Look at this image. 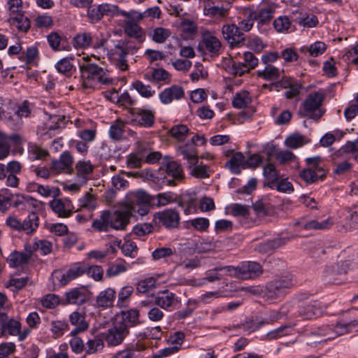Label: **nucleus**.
I'll return each mask as SVG.
<instances>
[{"label": "nucleus", "instance_id": "nucleus-1", "mask_svg": "<svg viewBox=\"0 0 358 358\" xmlns=\"http://www.w3.org/2000/svg\"><path fill=\"white\" fill-rule=\"evenodd\" d=\"M80 81L85 89H95L101 85H109L114 80L107 69L95 64L80 66Z\"/></svg>", "mask_w": 358, "mask_h": 358}, {"label": "nucleus", "instance_id": "nucleus-2", "mask_svg": "<svg viewBox=\"0 0 358 358\" xmlns=\"http://www.w3.org/2000/svg\"><path fill=\"white\" fill-rule=\"evenodd\" d=\"M324 98V94L320 91L309 94L299 110V116L319 121L325 113V110L321 107Z\"/></svg>", "mask_w": 358, "mask_h": 358}, {"label": "nucleus", "instance_id": "nucleus-3", "mask_svg": "<svg viewBox=\"0 0 358 358\" xmlns=\"http://www.w3.org/2000/svg\"><path fill=\"white\" fill-rule=\"evenodd\" d=\"M296 283L294 276L291 274L270 281L266 285L264 297L270 301L281 299Z\"/></svg>", "mask_w": 358, "mask_h": 358}, {"label": "nucleus", "instance_id": "nucleus-4", "mask_svg": "<svg viewBox=\"0 0 358 358\" xmlns=\"http://www.w3.org/2000/svg\"><path fill=\"white\" fill-rule=\"evenodd\" d=\"M263 269L260 264L256 262H242L236 267L233 266H225V275L234 276L238 279H255L260 276Z\"/></svg>", "mask_w": 358, "mask_h": 358}, {"label": "nucleus", "instance_id": "nucleus-5", "mask_svg": "<svg viewBox=\"0 0 358 358\" xmlns=\"http://www.w3.org/2000/svg\"><path fill=\"white\" fill-rule=\"evenodd\" d=\"M227 36L225 37V41L229 45L230 51L228 52V56L229 57V62L228 64V70L232 73V62L234 58H237L238 56H241L239 52H234L233 50L236 48H239L243 43L244 37L243 34L238 31V28L232 24L228 26L227 29Z\"/></svg>", "mask_w": 358, "mask_h": 358}, {"label": "nucleus", "instance_id": "nucleus-6", "mask_svg": "<svg viewBox=\"0 0 358 358\" xmlns=\"http://www.w3.org/2000/svg\"><path fill=\"white\" fill-rule=\"evenodd\" d=\"M122 15L125 17L123 25L125 34L136 39L141 40L143 31L138 24L141 22V15H137V11L134 10L129 12H122Z\"/></svg>", "mask_w": 358, "mask_h": 358}, {"label": "nucleus", "instance_id": "nucleus-7", "mask_svg": "<svg viewBox=\"0 0 358 358\" xmlns=\"http://www.w3.org/2000/svg\"><path fill=\"white\" fill-rule=\"evenodd\" d=\"M342 331L338 329L337 323L336 324H322L312 328L307 336L317 337L319 339L315 341V343H321L335 339L341 336Z\"/></svg>", "mask_w": 358, "mask_h": 358}, {"label": "nucleus", "instance_id": "nucleus-8", "mask_svg": "<svg viewBox=\"0 0 358 358\" xmlns=\"http://www.w3.org/2000/svg\"><path fill=\"white\" fill-rule=\"evenodd\" d=\"M85 274V263L78 262L72 265L65 273L57 270L52 273L53 280L61 286H65L72 280Z\"/></svg>", "mask_w": 358, "mask_h": 358}, {"label": "nucleus", "instance_id": "nucleus-9", "mask_svg": "<svg viewBox=\"0 0 358 358\" xmlns=\"http://www.w3.org/2000/svg\"><path fill=\"white\" fill-rule=\"evenodd\" d=\"M129 334V325L120 323L115 320L113 322V327L107 331L105 340L108 345L117 346L123 342Z\"/></svg>", "mask_w": 358, "mask_h": 358}, {"label": "nucleus", "instance_id": "nucleus-10", "mask_svg": "<svg viewBox=\"0 0 358 358\" xmlns=\"http://www.w3.org/2000/svg\"><path fill=\"white\" fill-rule=\"evenodd\" d=\"M155 220L159 225L168 229H176L180 224V213L173 208L165 209L155 214Z\"/></svg>", "mask_w": 358, "mask_h": 358}, {"label": "nucleus", "instance_id": "nucleus-11", "mask_svg": "<svg viewBox=\"0 0 358 358\" xmlns=\"http://www.w3.org/2000/svg\"><path fill=\"white\" fill-rule=\"evenodd\" d=\"M155 303L166 310L173 311L180 307L181 301L174 293L164 290L155 298Z\"/></svg>", "mask_w": 358, "mask_h": 358}, {"label": "nucleus", "instance_id": "nucleus-12", "mask_svg": "<svg viewBox=\"0 0 358 358\" xmlns=\"http://www.w3.org/2000/svg\"><path fill=\"white\" fill-rule=\"evenodd\" d=\"M244 62H232V74L239 76L255 69L259 64V59L250 52L243 53Z\"/></svg>", "mask_w": 358, "mask_h": 358}, {"label": "nucleus", "instance_id": "nucleus-13", "mask_svg": "<svg viewBox=\"0 0 358 358\" xmlns=\"http://www.w3.org/2000/svg\"><path fill=\"white\" fill-rule=\"evenodd\" d=\"M322 312L321 303L317 301H313L299 306L296 315L302 320H309L320 317L322 315Z\"/></svg>", "mask_w": 358, "mask_h": 358}, {"label": "nucleus", "instance_id": "nucleus-14", "mask_svg": "<svg viewBox=\"0 0 358 358\" xmlns=\"http://www.w3.org/2000/svg\"><path fill=\"white\" fill-rule=\"evenodd\" d=\"M52 210L59 217H69L73 212V205L71 201L67 198L53 199L49 203Z\"/></svg>", "mask_w": 358, "mask_h": 358}, {"label": "nucleus", "instance_id": "nucleus-15", "mask_svg": "<svg viewBox=\"0 0 358 358\" xmlns=\"http://www.w3.org/2000/svg\"><path fill=\"white\" fill-rule=\"evenodd\" d=\"M131 215L130 208L121 210L110 211V229L124 230L129 222Z\"/></svg>", "mask_w": 358, "mask_h": 358}, {"label": "nucleus", "instance_id": "nucleus-16", "mask_svg": "<svg viewBox=\"0 0 358 358\" xmlns=\"http://www.w3.org/2000/svg\"><path fill=\"white\" fill-rule=\"evenodd\" d=\"M90 292L85 286L71 289L65 293V300L69 304L82 305L90 298Z\"/></svg>", "mask_w": 358, "mask_h": 358}, {"label": "nucleus", "instance_id": "nucleus-17", "mask_svg": "<svg viewBox=\"0 0 358 358\" xmlns=\"http://www.w3.org/2000/svg\"><path fill=\"white\" fill-rule=\"evenodd\" d=\"M0 327L1 335L17 336L20 334L21 324L13 317H9L7 314L0 313Z\"/></svg>", "mask_w": 358, "mask_h": 358}, {"label": "nucleus", "instance_id": "nucleus-18", "mask_svg": "<svg viewBox=\"0 0 358 358\" xmlns=\"http://www.w3.org/2000/svg\"><path fill=\"white\" fill-rule=\"evenodd\" d=\"M134 121L144 127H151L155 122V112L141 108H134L131 110Z\"/></svg>", "mask_w": 358, "mask_h": 358}, {"label": "nucleus", "instance_id": "nucleus-19", "mask_svg": "<svg viewBox=\"0 0 358 358\" xmlns=\"http://www.w3.org/2000/svg\"><path fill=\"white\" fill-rule=\"evenodd\" d=\"M162 169L167 180H171V186H176L178 182L182 181L184 178L181 165L175 161L169 162Z\"/></svg>", "mask_w": 358, "mask_h": 358}, {"label": "nucleus", "instance_id": "nucleus-20", "mask_svg": "<svg viewBox=\"0 0 358 358\" xmlns=\"http://www.w3.org/2000/svg\"><path fill=\"white\" fill-rule=\"evenodd\" d=\"M133 176L141 178H145L148 180H150L159 188H162L164 186H171V180H167L162 168L156 173H152L146 171L136 172L133 173Z\"/></svg>", "mask_w": 358, "mask_h": 358}, {"label": "nucleus", "instance_id": "nucleus-21", "mask_svg": "<svg viewBox=\"0 0 358 358\" xmlns=\"http://www.w3.org/2000/svg\"><path fill=\"white\" fill-rule=\"evenodd\" d=\"M185 95L184 90L179 85H172L159 94V99L164 104H169L173 100H179Z\"/></svg>", "mask_w": 358, "mask_h": 358}, {"label": "nucleus", "instance_id": "nucleus-22", "mask_svg": "<svg viewBox=\"0 0 358 358\" xmlns=\"http://www.w3.org/2000/svg\"><path fill=\"white\" fill-rule=\"evenodd\" d=\"M70 323L76 327L71 331L72 336H76L80 332H83L89 327V324L86 320V315L84 313L74 311L69 315Z\"/></svg>", "mask_w": 358, "mask_h": 358}, {"label": "nucleus", "instance_id": "nucleus-23", "mask_svg": "<svg viewBox=\"0 0 358 358\" xmlns=\"http://www.w3.org/2000/svg\"><path fill=\"white\" fill-rule=\"evenodd\" d=\"M32 254L29 252L27 243L24 245L23 252L14 251L10 253L7 259V262L10 267L15 268L23 266L27 264Z\"/></svg>", "mask_w": 358, "mask_h": 358}, {"label": "nucleus", "instance_id": "nucleus-24", "mask_svg": "<svg viewBox=\"0 0 358 358\" xmlns=\"http://www.w3.org/2000/svg\"><path fill=\"white\" fill-rule=\"evenodd\" d=\"M336 155L345 159L354 158L358 162V138L347 142L336 152Z\"/></svg>", "mask_w": 358, "mask_h": 358}, {"label": "nucleus", "instance_id": "nucleus-25", "mask_svg": "<svg viewBox=\"0 0 358 358\" xmlns=\"http://www.w3.org/2000/svg\"><path fill=\"white\" fill-rule=\"evenodd\" d=\"M31 111L29 107V103L25 101L23 103L18 106L17 110L15 111V115H16V118L14 119L13 117H9L6 120V124L13 128L16 129L21 124V118L24 117H27Z\"/></svg>", "mask_w": 358, "mask_h": 358}, {"label": "nucleus", "instance_id": "nucleus-26", "mask_svg": "<svg viewBox=\"0 0 358 358\" xmlns=\"http://www.w3.org/2000/svg\"><path fill=\"white\" fill-rule=\"evenodd\" d=\"M8 23L14 26L19 31L27 32L31 27V22L28 17L25 16L24 12L10 15L8 19Z\"/></svg>", "mask_w": 358, "mask_h": 358}, {"label": "nucleus", "instance_id": "nucleus-27", "mask_svg": "<svg viewBox=\"0 0 358 358\" xmlns=\"http://www.w3.org/2000/svg\"><path fill=\"white\" fill-rule=\"evenodd\" d=\"M115 320L123 324H128L129 327H135L141 323L139 311L137 309L122 311L120 315L117 316Z\"/></svg>", "mask_w": 358, "mask_h": 358}, {"label": "nucleus", "instance_id": "nucleus-28", "mask_svg": "<svg viewBox=\"0 0 358 358\" xmlns=\"http://www.w3.org/2000/svg\"><path fill=\"white\" fill-rule=\"evenodd\" d=\"M28 246V251L32 255L35 251H39L41 255H47L52 251V244L50 241L45 239H37L34 240L33 243H27Z\"/></svg>", "mask_w": 358, "mask_h": 358}, {"label": "nucleus", "instance_id": "nucleus-29", "mask_svg": "<svg viewBox=\"0 0 358 358\" xmlns=\"http://www.w3.org/2000/svg\"><path fill=\"white\" fill-rule=\"evenodd\" d=\"M116 294L113 289L107 288L101 291L96 299V305L100 308H109L113 306Z\"/></svg>", "mask_w": 358, "mask_h": 358}, {"label": "nucleus", "instance_id": "nucleus-30", "mask_svg": "<svg viewBox=\"0 0 358 358\" xmlns=\"http://www.w3.org/2000/svg\"><path fill=\"white\" fill-rule=\"evenodd\" d=\"M275 9L271 6H267L259 9L258 14H257V28L261 32L266 31V28H263V27L271 22L273 17Z\"/></svg>", "mask_w": 358, "mask_h": 358}, {"label": "nucleus", "instance_id": "nucleus-31", "mask_svg": "<svg viewBox=\"0 0 358 358\" xmlns=\"http://www.w3.org/2000/svg\"><path fill=\"white\" fill-rule=\"evenodd\" d=\"M283 71L273 65H266L264 69L256 71L258 78L267 81H274L280 78Z\"/></svg>", "mask_w": 358, "mask_h": 358}, {"label": "nucleus", "instance_id": "nucleus-32", "mask_svg": "<svg viewBox=\"0 0 358 358\" xmlns=\"http://www.w3.org/2000/svg\"><path fill=\"white\" fill-rule=\"evenodd\" d=\"M252 208L259 217L268 215L273 212V206L269 199L266 196L256 201L252 204Z\"/></svg>", "mask_w": 358, "mask_h": 358}, {"label": "nucleus", "instance_id": "nucleus-33", "mask_svg": "<svg viewBox=\"0 0 358 358\" xmlns=\"http://www.w3.org/2000/svg\"><path fill=\"white\" fill-rule=\"evenodd\" d=\"M22 231L27 235L34 234L39 227L38 215L34 212L30 213L22 222Z\"/></svg>", "mask_w": 358, "mask_h": 358}, {"label": "nucleus", "instance_id": "nucleus-34", "mask_svg": "<svg viewBox=\"0 0 358 358\" xmlns=\"http://www.w3.org/2000/svg\"><path fill=\"white\" fill-rule=\"evenodd\" d=\"M244 18L239 23V29L244 31H249L253 27L255 20H257V15L253 8L247 7L243 10Z\"/></svg>", "mask_w": 358, "mask_h": 358}, {"label": "nucleus", "instance_id": "nucleus-35", "mask_svg": "<svg viewBox=\"0 0 358 358\" xmlns=\"http://www.w3.org/2000/svg\"><path fill=\"white\" fill-rule=\"evenodd\" d=\"M110 210H103L92 223V227L97 231H108L110 229Z\"/></svg>", "mask_w": 358, "mask_h": 358}, {"label": "nucleus", "instance_id": "nucleus-36", "mask_svg": "<svg viewBox=\"0 0 358 358\" xmlns=\"http://www.w3.org/2000/svg\"><path fill=\"white\" fill-rule=\"evenodd\" d=\"M94 166L90 161L80 160L76 165L77 176L80 179L82 183H85L87 178L93 172Z\"/></svg>", "mask_w": 358, "mask_h": 358}, {"label": "nucleus", "instance_id": "nucleus-37", "mask_svg": "<svg viewBox=\"0 0 358 358\" xmlns=\"http://www.w3.org/2000/svg\"><path fill=\"white\" fill-rule=\"evenodd\" d=\"M225 166H227L231 173L239 174L241 171V168H245L244 155L238 152L234 153L230 160L225 164Z\"/></svg>", "mask_w": 358, "mask_h": 358}, {"label": "nucleus", "instance_id": "nucleus-38", "mask_svg": "<svg viewBox=\"0 0 358 358\" xmlns=\"http://www.w3.org/2000/svg\"><path fill=\"white\" fill-rule=\"evenodd\" d=\"M263 175L266 180V184L269 187H273L279 178V173L272 163H267L263 166Z\"/></svg>", "mask_w": 358, "mask_h": 358}, {"label": "nucleus", "instance_id": "nucleus-39", "mask_svg": "<svg viewBox=\"0 0 358 358\" xmlns=\"http://www.w3.org/2000/svg\"><path fill=\"white\" fill-rule=\"evenodd\" d=\"M125 124L121 120H117L113 122L109 129V136L115 141L122 140L124 133Z\"/></svg>", "mask_w": 358, "mask_h": 358}, {"label": "nucleus", "instance_id": "nucleus-40", "mask_svg": "<svg viewBox=\"0 0 358 358\" xmlns=\"http://www.w3.org/2000/svg\"><path fill=\"white\" fill-rule=\"evenodd\" d=\"M203 42L206 50L212 54L216 55L221 47L220 41L210 33H205L203 35Z\"/></svg>", "mask_w": 358, "mask_h": 358}, {"label": "nucleus", "instance_id": "nucleus-41", "mask_svg": "<svg viewBox=\"0 0 358 358\" xmlns=\"http://www.w3.org/2000/svg\"><path fill=\"white\" fill-rule=\"evenodd\" d=\"M114 243L121 249L124 256L135 257L137 255L138 248L134 241L127 240L121 244L122 241L120 240H115Z\"/></svg>", "mask_w": 358, "mask_h": 358}, {"label": "nucleus", "instance_id": "nucleus-42", "mask_svg": "<svg viewBox=\"0 0 358 358\" xmlns=\"http://www.w3.org/2000/svg\"><path fill=\"white\" fill-rule=\"evenodd\" d=\"M170 73L162 68L153 69L150 74L146 73L144 78L150 82H162L170 79Z\"/></svg>", "mask_w": 358, "mask_h": 358}, {"label": "nucleus", "instance_id": "nucleus-43", "mask_svg": "<svg viewBox=\"0 0 358 358\" xmlns=\"http://www.w3.org/2000/svg\"><path fill=\"white\" fill-rule=\"evenodd\" d=\"M171 31L170 29L164 27H155L149 33L152 40L157 43H163L170 37Z\"/></svg>", "mask_w": 358, "mask_h": 358}, {"label": "nucleus", "instance_id": "nucleus-44", "mask_svg": "<svg viewBox=\"0 0 358 358\" xmlns=\"http://www.w3.org/2000/svg\"><path fill=\"white\" fill-rule=\"evenodd\" d=\"M295 21L300 26L308 28L316 27L319 22L316 15L308 13H301Z\"/></svg>", "mask_w": 358, "mask_h": 358}, {"label": "nucleus", "instance_id": "nucleus-45", "mask_svg": "<svg viewBox=\"0 0 358 358\" xmlns=\"http://www.w3.org/2000/svg\"><path fill=\"white\" fill-rule=\"evenodd\" d=\"M92 41V36L90 32L77 34L73 39V44L76 48H86L90 45Z\"/></svg>", "mask_w": 358, "mask_h": 358}, {"label": "nucleus", "instance_id": "nucleus-46", "mask_svg": "<svg viewBox=\"0 0 358 358\" xmlns=\"http://www.w3.org/2000/svg\"><path fill=\"white\" fill-rule=\"evenodd\" d=\"M299 176L307 184L315 183L319 180H323L325 178L322 176L321 172L317 173L312 169H309L308 168L302 169L299 173Z\"/></svg>", "mask_w": 358, "mask_h": 358}, {"label": "nucleus", "instance_id": "nucleus-47", "mask_svg": "<svg viewBox=\"0 0 358 358\" xmlns=\"http://www.w3.org/2000/svg\"><path fill=\"white\" fill-rule=\"evenodd\" d=\"M334 222L331 218L319 222L317 220H311L303 225V228L306 230H325L329 229L333 225Z\"/></svg>", "mask_w": 358, "mask_h": 358}, {"label": "nucleus", "instance_id": "nucleus-48", "mask_svg": "<svg viewBox=\"0 0 358 358\" xmlns=\"http://www.w3.org/2000/svg\"><path fill=\"white\" fill-rule=\"evenodd\" d=\"M250 101L251 98L250 97L249 93L247 91H241L235 94L232 100V105L236 108H245Z\"/></svg>", "mask_w": 358, "mask_h": 358}, {"label": "nucleus", "instance_id": "nucleus-49", "mask_svg": "<svg viewBox=\"0 0 358 358\" xmlns=\"http://www.w3.org/2000/svg\"><path fill=\"white\" fill-rule=\"evenodd\" d=\"M131 86L145 98L152 97L155 94V91L150 85H145L141 80H135L132 83Z\"/></svg>", "mask_w": 358, "mask_h": 358}, {"label": "nucleus", "instance_id": "nucleus-50", "mask_svg": "<svg viewBox=\"0 0 358 358\" xmlns=\"http://www.w3.org/2000/svg\"><path fill=\"white\" fill-rule=\"evenodd\" d=\"M203 13L205 15L214 17H222L224 16V8L222 6H215L208 0L204 4Z\"/></svg>", "mask_w": 358, "mask_h": 358}, {"label": "nucleus", "instance_id": "nucleus-51", "mask_svg": "<svg viewBox=\"0 0 358 358\" xmlns=\"http://www.w3.org/2000/svg\"><path fill=\"white\" fill-rule=\"evenodd\" d=\"M85 273L95 281H101L103 276V269L101 266L89 265L85 263Z\"/></svg>", "mask_w": 358, "mask_h": 358}, {"label": "nucleus", "instance_id": "nucleus-52", "mask_svg": "<svg viewBox=\"0 0 358 358\" xmlns=\"http://www.w3.org/2000/svg\"><path fill=\"white\" fill-rule=\"evenodd\" d=\"M326 45L322 41H316L309 47L304 46L301 48L302 52H308L312 57H317L324 52Z\"/></svg>", "mask_w": 358, "mask_h": 358}, {"label": "nucleus", "instance_id": "nucleus-53", "mask_svg": "<svg viewBox=\"0 0 358 358\" xmlns=\"http://www.w3.org/2000/svg\"><path fill=\"white\" fill-rule=\"evenodd\" d=\"M155 205L157 206H166L171 203L176 201V195L171 192H166L164 193H159L155 196Z\"/></svg>", "mask_w": 358, "mask_h": 358}, {"label": "nucleus", "instance_id": "nucleus-54", "mask_svg": "<svg viewBox=\"0 0 358 358\" xmlns=\"http://www.w3.org/2000/svg\"><path fill=\"white\" fill-rule=\"evenodd\" d=\"M189 133V129L185 124L174 125L169 130V134L171 136L175 138L179 141H182L185 139Z\"/></svg>", "mask_w": 358, "mask_h": 358}, {"label": "nucleus", "instance_id": "nucleus-55", "mask_svg": "<svg viewBox=\"0 0 358 358\" xmlns=\"http://www.w3.org/2000/svg\"><path fill=\"white\" fill-rule=\"evenodd\" d=\"M103 345V338L94 337L87 342L85 350L87 354H94L102 350Z\"/></svg>", "mask_w": 358, "mask_h": 358}, {"label": "nucleus", "instance_id": "nucleus-56", "mask_svg": "<svg viewBox=\"0 0 358 358\" xmlns=\"http://www.w3.org/2000/svg\"><path fill=\"white\" fill-rule=\"evenodd\" d=\"M306 162L309 169H312L317 173H320L321 171L322 176L326 178L327 171L321 165V157L320 156L306 158Z\"/></svg>", "mask_w": 358, "mask_h": 358}, {"label": "nucleus", "instance_id": "nucleus-57", "mask_svg": "<svg viewBox=\"0 0 358 358\" xmlns=\"http://www.w3.org/2000/svg\"><path fill=\"white\" fill-rule=\"evenodd\" d=\"M156 279L150 277L139 281L136 286V290L139 293L145 294L155 287Z\"/></svg>", "mask_w": 358, "mask_h": 358}, {"label": "nucleus", "instance_id": "nucleus-58", "mask_svg": "<svg viewBox=\"0 0 358 358\" xmlns=\"http://www.w3.org/2000/svg\"><path fill=\"white\" fill-rule=\"evenodd\" d=\"M210 170L209 166L203 164L194 166L189 171L191 176L196 178H207L210 176Z\"/></svg>", "mask_w": 358, "mask_h": 358}, {"label": "nucleus", "instance_id": "nucleus-59", "mask_svg": "<svg viewBox=\"0 0 358 358\" xmlns=\"http://www.w3.org/2000/svg\"><path fill=\"white\" fill-rule=\"evenodd\" d=\"M79 206L82 208L93 210L96 207L95 197L89 192L86 193L84 196L79 199Z\"/></svg>", "mask_w": 358, "mask_h": 358}, {"label": "nucleus", "instance_id": "nucleus-60", "mask_svg": "<svg viewBox=\"0 0 358 358\" xmlns=\"http://www.w3.org/2000/svg\"><path fill=\"white\" fill-rule=\"evenodd\" d=\"M69 329V324L65 321L56 320L51 322L50 331L55 337H59Z\"/></svg>", "mask_w": 358, "mask_h": 358}, {"label": "nucleus", "instance_id": "nucleus-61", "mask_svg": "<svg viewBox=\"0 0 358 358\" xmlns=\"http://www.w3.org/2000/svg\"><path fill=\"white\" fill-rule=\"evenodd\" d=\"M285 144L292 149L300 148L304 144V137L301 134H294L285 139Z\"/></svg>", "mask_w": 358, "mask_h": 358}, {"label": "nucleus", "instance_id": "nucleus-62", "mask_svg": "<svg viewBox=\"0 0 358 358\" xmlns=\"http://www.w3.org/2000/svg\"><path fill=\"white\" fill-rule=\"evenodd\" d=\"M273 24L278 32H285L290 28L291 22L288 17L280 16L274 20Z\"/></svg>", "mask_w": 358, "mask_h": 358}, {"label": "nucleus", "instance_id": "nucleus-63", "mask_svg": "<svg viewBox=\"0 0 358 358\" xmlns=\"http://www.w3.org/2000/svg\"><path fill=\"white\" fill-rule=\"evenodd\" d=\"M30 157L33 160H41L45 159L48 155V150L43 149L36 144L31 145L29 148Z\"/></svg>", "mask_w": 358, "mask_h": 358}, {"label": "nucleus", "instance_id": "nucleus-64", "mask_svg": "<svg viewBox=\"0 0 358 358\" xmlns=\"http://www.w3.org/2000/svg\"><path fill=\"white\" fill-rule=\"evenodd\" d=\"M348 225L350 229H358V203L348 210Z\"/></svg>", "mask_w": 358, "mask_h": 358}]
</instances>
